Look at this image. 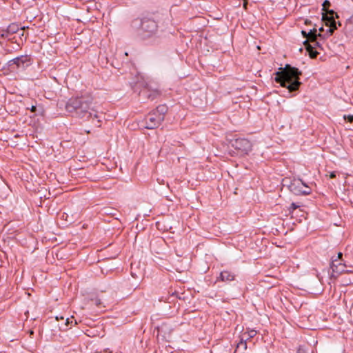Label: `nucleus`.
<instances>
[{
	"mask_svg": "<svg viewBox=\"0 0 353 353\" xmlns=\"http://www.w3.org/2000/svg\"><path fill=\"white\" fill-rule=\"evenodd\" d=\"M322 39H321L320 41H318L317 39H313L311 41V42L312 43V44H309L308 46L313 48H319L320 49H322L323 50V48H322V43L321 42Z\"/></svg>",
	"mask_w": 353,
	"mask_h": 353,
	"instance_id": "obj_14",
	"label": "nucleus"
},
{
	"mask_svg": "<svg viewBox=\"0 0 353 353\" xmlns=\"http://www.w3.org/2000/svg\"><path fill=\"white\" fill-rule=\"evenodd\" d=\"M168 110L165 105H159L155 110L148 113L143 121L145 128L152 130L158 128L163 121Z\"/></svg>",
	"mask_w": 353,
	"mask_h": 353,
	"instance_id": "obj_4",
	"label": "nucleus"
},
{
	"mask_svg": "<svg viewBox=\"0 0 353 353\" xmlns=\"http://www.w3.org/2000/svg\"><path fill=\"white\" fill-rule=\"evenodd\" d=\"M336 176V172H332L330 174V177L332 178V179L335 178Z\"/></svg>",
	"mask_w": 353,
	"mask_h": 353,
	"instance_id": "obj_21",
	"label": "nucleus"
},
{
	"mask_svg": "<svg viewBox=\"0 0 353 353\" xmlns=\"http://www.w3.org/2000/svg\"><path fill=\"white\" fill-rule=\"evenodd\" d=\"M306 48L309 52V54H310V57L311 58H316L317 57V55L319 54L317 51L314 50V48L309 46H306Z\"/></svg>",
	"mask_w": 353,
	"mask_h": 353,
	"instance_id": "obj_15",
	"label": "nucleus"
},
{
	"mask_svg": "<svg viewBox=\"0 0 353 353\" xmlns=\"http://www.w3.org/2000/svg\"><path fill=\"white\" fill-rule=\"evenodd\" d=\"M92 104V98L88 95L71 97L65 104V110L73 117L79 118L90 117L92 114L90 112Z\"/></svg>",
	"mask_w": 353,
	"mask_h": 353,
	"instance_id": "obj_2",
	"label": "nucleus"
},
{
	"mask_svg": "<svg viewBox=\"0 0 353 353\" xmlns=\"http://www.w3.org/2000/svg\"><path fill=\"white\" fill-rule=\"evenodd\" d=\"M256 334V331L254 330H248L241 335V339L240 342L237 344L236 348H239L240 347H243L244 350L247 349V343L246 341L253 337H254Z\"/></svg>",
	"mask_w": 353,
	"mask_h": 353,
	"instance_id": "obj_9",
	"label": "nucleus"
},
{
	"mask_svg": "<svg viewBox=\"0 0 353 353\" xmlns=\"http://www.w3.org/2000/svg\"><path fill=\"white\" fill-rule=\"evenodd\" d=\"M330 24H328L327 23H326V26H329L330 28L326 30L325 33L322 34V37H321V39L322 40H324L326 38L329 37L330 36H331L334 30H336L337 28L336 27V21L333 19L330 21H329Z\"/></svg>",
	"mask_w": 353,
	"mask_h": 353,
	"instance_id": "obj_11",
	"label": "nucleus"
},
{
	"mask_svg": "<svg viewBox=\"0 0 353 353\" xmlns=\"http://www.w3.org/2000/svg\"><path fill=\"white\" fill-rule=\"evenodd\" d=\"M289 190L295 195H309L311 188L300 179H294L288 185Z\"/></svg>",
	"mask_w": 353,
	"mask_h": 353,
	"instance_id": "obj_5",
	"label": "nucleus"
},
{
	"mask_svg": "<svg viewBox=\"0 0 353 353\" xmlns=\"http://www.w3.org/2000/svg\"><path fill=\"white\" fill-rule=\"evenodd\" d=\"M219 279L224 282H230L235 279V275L231 272L223 270L220 273Z\"/></svg>",
	"mask_w": 353,
	"mask_h": 353,
	"instance_id": "obj_10",
	"label": "nucleus"
},
{
	"mask_svg": "<svg viewBox=\"0 0 353 353\" xmlns=\"http://www.w3.org/2000/svg\"><path fill=\"white\" fill-rule=\"evenodd\" d=\"M11 35H12L11 34H10V33H8V30H7V29H6V30H3L1 31V37L2 38L8 39V40H10V37Z\"/></svg>",
	"mask_w": 353,
	"mask_h": 353,
	"instance_id": "obj_16",
	"label": "nucleus"
},
{
	"mask_svg": "<svg viewBox=\"0 0 353 353\" xmlns=\"http://www.w3.org/2000/svg\"><path fill=\"white\" fill-rule=\"evenodd\" d=\"M327 3H328V1L326 0L325 1L324 4H327Z\"/></svg>",
	"mask_w": 353,
	"mask_h": 353,
	"instance_id": "obj_29",
	"label": "nucleus"
},
{
	"mask_svg": "<svg viewBox=\"0 0 353 353\" xmlns=\"http://www.w3.org/2000/svg\"><path fill=\"white\" fill-rule=\"evenodd\" d=\"M302 34L304 35V37H307V32H306V31L305 30H302Z\"/></svg>",
	"mask_w": 353,
	"mask_h": 353,
	"instance_id": "obj_24",
	"label": "nucleus"
},
{
	"mask_svg": "<svg viewBox=\"0 0 353 353\" xmlns=\"http://www.w3.org/2000/svg\"><path fill=\"white\" fill-rule=\"evenodd\" d=\"M232 146L236 150L247 154L251 151L252 145L247 139L237 138L232 141Z\"/></svg>",
	"mask_w": 353,
	"mask_h": 353,
	"instance_id": "obj_6",
	"label": "nucleus"
},
{
	"mask_svg": "<svg viewBox=\"0 0 353 353\" xmlns=\"http://www.w3.org/2000/svg\"><path fill=\"white\" fill-rule=\"evenodd\" d=\"M36 110H37V107H36L35 105H32V106L31 107V108H30V111H31L32 112H36Z\"/></svg>",
	"mask_w": 353,
	"mask_h": 353,
	"instance_id": "obj_22",
	"label": "nucleus"
},
{
	"mask_svg": "<svg viewBox=\"0 0 353 353\" xmlns=\"http://www.w3.org/2000/svg\"><path fill=\"white\" fill-rule=\"evenodd\" d=\"M343 118L345 119H347V121L350 123L353 122V115H344Z\"/></svg>",
	"mask_w": 353,
	"mask_h": 353,
	"instance_id": "obj_19",
	"label": "nucleus"
},
{
	"mask_svg": "<svg viewBox=\"0 0 353 353\" xmlns=\"http://www.w3.org/2000/svg\"><path fill=\"white\" fill-rule=\"evenodd\" d=\"M321 37H322V34L317 33V30L316 28L310 30L307 32V38L311 41L313 39H317L318 37H319L321 39Z\"/></svg>",
	"mask_w": 353,
	"mask_h": 353,
	"instance_id": "obj_12",
	"label": "nucleus"
},
{
	"mask_svg": "<svg viewBox=\"0 0 353 353\" xmlns=\"http://www.w3.org/2000/svg\"><path fill=\"white\" fill-rule=\"evenodd\" d=\"M132 26L137 30V35L142 40L159 37L158 24L152 18L136 19L132 22Z\"/></svg>",
	"mask_w": 353,
	"mask_h": 353,
	"instance_id": "obj_3",
	"label": "nucleus"
},
{
	"mask_svg": "<svg viewBox=\"0 0 353 353\" xmlns=\"http://www.w3.org/2000/svg\"><path fill=\"white\" fill-rule=\"evenodd\" d=\"M26 28H28V27H25V26H23V27L21 28V30H24V29H26Z\"/></svg>",
	"mask_w": 353,
	"mask_h": 353,
	"instance_id": "obj_27",
	"label": "nucleus"
},
{
	"mask_svg": "<svg viewBox=\"0 0 353 353\" xmlns=\"http://www.w3.org/2000/svg\"><path fill=\"white\" fill-rule=\"evenodd\" d=\"M8 65L10 67L16 65L17 68L27 67L30 65V58L27 55H21L10 60Z\"/></svg>",
	"mask_w": 353,
	"mask_h": 353,
	"instance_id": "obj_8",
	"label": "nucleus"
},
{
	"mask_svg": "<svg viewBox=\"0 0 353 353\" xmlns=\"http://www.w3.org/2000/svg\"><path fill=\"white\" fill-rule=\"evenodd\" d=\"M342 256H343V254L341 252H339L338 255H337V258L336 259L339 260V259H341L342 257ZM332 259H334V257H332Z\"/></svg>",
	"mask_w": 353,
	"mask_h": 353,
	"instance_id": "obj_23",
	"label": "nucleus"
},
{
	"mask_svg": "<svg viewBox=\"0 0 353 353\" xmlns=\"http://www.w3.org/2000/svg\"><path fill=\"white\" fill-rule=\"evenodd\" d=\"M6 29L8 30V32L12 35L13 34L17 33L20 29V28L18 24L12 23L9 25Z\"/></svg>",
	"mask_w": 353,
	"mask_h": 353,
	"instance_id": "obj_13",
	"label": "nucleus"
},
{
	"mask_svg": "<svg viewBox=\"0 0 353 353\" xmlns=\"http://www.w3.org/2000/svg\"><path fill=\"white\" fill-rule=\"evenodd\" d=\"M70 323V319L68 318L65 321V324L68 325Z\"/></svg>",
	"mask_w": 353,
	"mask_h": 353,
	"instance_id": "obj_25",
	"label": "nucleus"
},
{
	"mask_svg": "<svg viewBox=\"0 0 353 353\" xmlns=\"http://www.w3.org/2000/svg\"><path fill=\"white\" fill-rule=\"evenodd\" d=\"M297 353H307L305 349V346L300 345L297 350Z\"/></svg>",
	"mask_w": 353,
	"mask_h": 353,
	"instance_id": "obj_18",
	"label": "nucleus"
},
{
	"mask_svg": "<svg viewBox=\"0 0 353 353\" xmlns=\"http://www.w3.org/2000/svg\"><path fill=\"white\" fill-rule=\"evenodd\" d=\"M93 303L97 305V306H99L101 305V301L100 299H95L94 300L92 301Z\"/></svg>",
	"mask_w": 353,
	"mask_h": 353,
	"instance_id": "obj_20",
	"label": "nucleus"
},
{
	"mask_svg": "<svg viewBox=\"0 0 353 353\" xmlns=\"http://www.w3.org/2000/svg\"><path fill=\"white\" fill-rule=\"evenodd\" d=\"M298 208H299V205H297L296 203H292L290 206L289 207V210L290 212H293L294 210H295L296 209H297Z\"/></svg>",
	"mask_w": 353,
	"mask_h": 353,
	"instance_id": "obj_17",
	"label": "nucleus"
},
{
	"mask_svg": "<svg viewBox=\"0 0 353 353\" xmlns=\"http://www.w3.org/2000/svg\"><path fill=\"white\" fill-rule=\"evenodd\" d=\"M339 263H341V262L339 261V260H338V262H336V265H339Z\"/></svg>",
	"mask_w": 353,
	"mask_h": 353,
	"instance_id": "obj_28",
	"label": "nucleus"
},
{
	"mask_svg": "<svg viewBox=\"0 0 353 353\" xmlns=\"http://www.w3.org/2000/svg\"><path fill=\"white\" fill-rule=\"evenodd\" d=\"M237 350H236L235 352L234 353H236Z\"/></svg>",
	"mask_w": 353,
	"mask_h": 353,
	"instance_id": "obj_30",
	"label": "nucleus"
},
{
	"mask_svg": "<svg viewBox=\"0 0 353 353\" xmlns=\"http://www.w3.org/2000/svg\"><path fill=\"white\" fill-rule=\"evenodd\" d=\"M323 30H324V29H323V27H321V28H319V31H320V32H323Z\"/></svg>",
	"mask_w": 353,
	"mask_h": 353,
	"instance_id": "obj_26",
	"label": "nucleus"
},
{
	"mask_svg": "<svg viewBox=\"0 0 353 353\" xmlns=\"http://www.w3.org/2000/svg\"><path fill=\"white\" fill-rule=\"evenodd\" d=\"M301 74L302 72L298 68L287 64L281 71L275 73L274 81L282 87L286 88L290 92H296L301 85Z\"/></svg>",
	"mask_w": 353,
	"mask_h": 353,
	"instance_id": "obj_1",
	"label": "nucleus"
},
{
	"mask_svg": "<svg viewBox=\"0 0 353 353\" xmlns=\"http://www.w3.org/2000/svg\"><path fill=\"white\" fill-rule=\"evenodd\" d=\"M336 262H338V259H332V263L330 265V268L332 269V273L330 276V279L332 281L333 279H336L339 274H342L345 270V265L341 263H339V265H336Z\"/></svg>",
	"mask_w": 353,
	"mask_h": 353,
	"instance_id": "obj_7",
	"label": "nucleus"
}]
</instances>
